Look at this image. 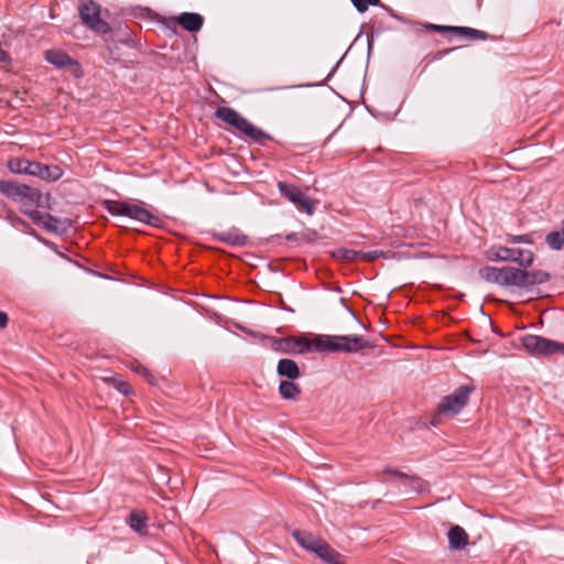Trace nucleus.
Masks as SVG:
<instances>
[{"label": "nucleus", "mask_w": 564, "mask_h": 564, "mask_svg": "<svg viewBox=\"0 0 564 564\" xmlns=\"http://www.w3.org/2000/svg\"><path fill=\"white\" fill-rule=\"evenodd\" d=\"M215 116L260 145H264L267 141L271 140L268 133L253 126L248 119L230 107L217 108Z\"/></svg>", "instance_id": "f257e3e1"}, {"label": "nucleus", "mask_w": 564, "mask_h": 564, "mask_svg": "<svg viewBox=\"0 0 564 564\" xmlns=\"http://www.w3.org/2000/svg\"><path fill=\"white\" fill-rule=\"evenodd\" d=\"M104 205L106 210L112 216H124L155 228H161L164 224L161 217L138 204L120 200H105Z\"/></svg>", "instance_id": "f03ea898"}, {"label": "nucleus", "mask_w": 564, "mask_h": 564, "mask_svg": "<svg viewBox=\"0 0 564 564\" xmlns=\"http://www.w3.org/2000/svg\"><path fill=\"white\" fill-rule=\"evenodd\" d=\"M475 390L471 384L459 386L452 393L445 395L432 416L431 424L437 425L443 416L457 415L468 403L470 393Z\"/></svg>", "instance_id": "7ed1b4c3"}, {"label": "nucleus", "mask_w": 564, "mask_h": 564, "mask_svg": "<svg viewBox=\"0 0 564 564\" xmlns=\"http://www.w3.org/2000/svg\"><path fill=\"white\" fill-rule=\"evenodd\" d=\"M486 258L489 261H511L522 268H529L533 264L534 254L530 250L510 247H491L486 251Z\"/></svg>", "instance_id": "20e7f679"}, {"label": "nucleus", "mask_w": 564, "mask_h": 564, "mask_svg": "<svg viewBox=\"0 0 564 564\" xmlns=\"http://www.w3.org/2000/svg\"><path fill=\"white\" fill-rule=\"evenodd\" d=\"M79 15L83 23L97 33L107 34L111 31L106 21L108 12L102 11L98 2H82Z\"/></svg>", "instance_id": "39448f33"}, {"label": "nucleus", "mask_w": 564, "mask_h": 564, "mask_svg": "<svg viewBox=\"0 0 564 564\" xmlns=\"http://www.w3.org/2000/svg\"><path fill=\"white\" fill-rule=\"evenodd\" d=\"M522 345L527 351L541 355L549 356L553 354L564 355V344L557 343L555 340L547 339L538 335H525L522 337Z\"/></svg>", "instance_id": "423d86ee"}, {"label": "nucleus", "mask_w": 564, "mask_h": 564, "mask_svg": "<svg viewBox=\"0 0 564 564\" xmlns=\"http://www.w3.org/2000/svg\"><path fill=\"white\" fill-rule=\"evenodd\" d=\"M45 59L56 68L68 69L76 78H80L84 75V70L79 62L72 58L62 50H47L45 52Z\"/></svg>", "instance_id": "0eeeda50"}, {"label": "nucleus", "mask_w": 564, "mask_h": 564, "mask_svg": "<svg viewBox=\"0 0 564 564\" xmlns=\"http://www.w3.org/2000/svg\"><path fill=\"white\" fill-rule=\"evenodd\" d=\"M278 188L280 194L293 203L299 209L307 213L308 215L313 214V202L300 187L285 182H279Z\"/></svg>", "instance_id": "6e6552de"}, {"label": "nucleus", "mask_w": 564, "mask_h": 564, "mask_svg": "<svg viewBox=\"0 0 564 564\" xmlns=\"http://www.w3.org/2000/svg\"><path fill=\"white\" fill-rule=\"evenodd\" d=\"M426 30L438 32V33H452L456 36L469 40V41H485L489 37L485 31L476 30L468 26H451L427 23L424 25Z\"/></svg>", "instance_id": "1a4fd4ad"}, {"label": "nucleus", "mask_w": 564, "mask_h": 564, "mask_svg": "<svg viewBox=\"0 0 564 564\" xmlns=\"http://www.w3.org/2000/svg\"><path fill=\"white\" fill-rule=\"evenodd\" d=\"M0 193L13 202L26 199L32 203L35 197V188L13 181L0 180Z\"/></svg>", "instance_id": "9d476101"}, {"label": "nucleus", "mask_w": 564, "mask_h": 564, "mask_svg": "<svg viewBox=\"0 0 564 564\" xmlns=\"http://www.w3.org/2000/svg\"><path fill=\"white\" fill-rule=\"evenodd\" d=\"M164 23L167 26H171V25L174 26L177 23L185 31L195 33L202 29V26L204 24V18L199 13L184 12V13H181L176 18L164 19Z\"/></svg>", "instance_id": "9b49d317"}, {"label": "nucleus", "mask_w": 564, "mask_h": 564, "mask_svg": "<svg viewBox=\"0 0 564 564\" xmlns=\"http://www.w3.org/2000/svg\"><path fill=\"white\" fill-rule=\"evenodd\" d=\"M527 270L516 267H505L502 286L527 289Z\"/></svg>", "instance_id": "f8f14e48"}, {"label": "nucleus", "mask_w": 564, "mask_h": 564, "mask_svg": "<svg viewBox=\"0 0 564 564\" xmlns=\"http://www.w3.org/2000/svg\"><path fill=\"white\" fill-rule=\"evenodd\" d=\"M337 338L344 339V340H336L337 345L339 346V351L344 352H357L361 349L368 348L369 343L364 336L358 335H344L339 336L337 335Z\"/></svg>", "instance_id": "ddd939ff"}, {"label": "nucleus", "mask_w": 564, "mask_h": 564, "mask_svg": "<svg viewBox=\"0 0 564 564\" xmlns=\"http://www.w3.org/2000/svg\"><path fill=\"white\" fill-rule=\"evenodd\" d=\"M128 525L132 531L138 533L141 536L148 534V516L142 510H133L130 512L128 520Z\"/></svg>", "instance_id": "4468645a"}, {"label": "nucleus", "mask_w": 564, "mask_h": 564, "mask_svg": "<svg viewBox=\"0 0 564 564\" xmlns=\"http://www.w3.org/2000/svg\"><path fill=\"white\" fill-rule=\"evenodd\" d=\"M336 340L341 339L337 338V335H318L313 339V347L319 352H337L339 351V346Z\"/></svg>", "instance_id": "2eb2a0df"}, {"label": "nucleus", "mask_w": 564, "mask_h": 564, "mask_svg": "<svg viewBox=\"0 0 564 564\" xmlns=\"http://www.w3.org/2000/svg\"><path fill=\"white\" fill-rule=\"evenodd\" d=\"M447 538L451 550H463L468 544V534L459 525L452 527L448 530Z\"/></svg>", "instance_id": "dca6fc26"}, {"label": "nucleus", "mask_w": 564, "mask_h": 564, "mask_svg": "<svg viewBox=\"0 0 564 564\" xmlns=\"http://www.w3.org/2000/svg\"><path fill=\"white\" fill-rule=\"evenodd\" d=\"M25 215L39 226H43L47 230H55V224H57V219L50 214L41 213L34 209H25Z\"/></svg>", "instance_id": "f3484780"}, {"label": "nucleus", "mask_w": 564, "mask_h": 564, "mask_svg": "<svg viewBox=\"0 0 564 564\" xmlns=\"http://www.w3.org/2000/svg\"><path fill=\"white\" fill-rule=\"evenodd\" d=\"M276 372L280 377H285L289 380H295L301 377V371L297 364L293 359H280L276 366Z\"/></svg>", "instance_id": "a211bd4d"}, {"label": "nucleus", "mask_w": 564, "mask_h": 564, "mask_svg": "<svg viewBox=\"0 0 564 564\" xmlns=\"http://www.w3.org/2000/svg\"><path fill=\"white\" fill-rule=\"evenodd\" d=\"M383 473L387 475H393L404 480V485L410 486L413 491L420 492L424 489V481L416 476H409L398 469L386 467Z\"/></svg>", "instance_id": "6ab92c4d"}, {"label": "nucleus", "mask_w": 564, "mask_h": 564, "mask_svg": "<svg viewBox=\"0 0 564 564\" xmlns=\"http://www.w3.org/2000/svg\"><path fill=\"white\" fill-rule=\"evenodd\" d=\"M313 553L328 564H339L340 554L323 540L315 546Z\"/></svg>", "instance_id": "aec40b11"}, {"label": "nucleus", "mask_w": 564, "mask_h": 564, "mask_svg": "<svg viewBox=\"0 0 564 564\" xmlns=\"http://www.w3.org/2000/svg\"><path fill=\"white\" fill-rule=\"evenodd\" d=\"M292 535L303 549L310 552H313L321 541V539L316 538L312 533L301 530H294Z\"/></svg>", "instance_id": "412c9836"}, {"label": "nucleus", "mask_w": 564, "mask_h": 564, "mask_svg": "<svg viewBox=\"0 0 564 564\" xmlns=\"http://www.w3.org/2000/svg\"><path fill=\"white\" fill-rule=\"evenodd\" d=\"M279 393L284 400H296L301 394V388L293 380H283L279 384Z\"/></svg>", "instance_id": "4be33fe9"}, {"label": "nucleus", "mask_w": 564, "mask_h": 564, "mask_svg": "<svg viewBox=\"0 0 564 564\" xmlns=\"http://www.w3.org/2000/svg\"><path fill=\"white\" fill-rule=\"evenodd\" d=\"M505 267H485L479 270L480 276L489 283H496L502 286Z\"/></svg>", "instance_id": "5701e85b"}, {"label": "nucleus", "mask_w": 564, "mask_h": 564, "mask_svg": "<svg viewBox=\"0 0 564 564\" xmlns=\"http://www.w3.org/2000/svg\"><path fill=\"white\" fill-rule=\"evenodd\" d=\"M299 347L296 337H282L273 340L272 348L284 354L295 352Z\"/></svg>", "instance_id": "b1692460"}, {"label": "nucleus", "mask_w": 564, "mask_h": 564, "mask_svg": "<svg viewBox=\"0 0 564 564\" xmlns=\"http://www.w3.org/2000/svg\"><path fill=\"white\" fill-rule=\"evenodd\" d=\"M219 241L227 242L231 246H243L247 241V237L239 235L234 231H223L214 235Z\"/></svg>", "instance_id": "393cba45"}, {"label": "nucleus", "mask_w": 564, "mask_h": 564, "mask_svg": "<svg viewBox=\"0 0 564 564\" xmlns=\"http://www.w3.org/2000/svg\"><path fill=\"white\" fill-rule=\"evenodd\" d=\"M545 242L550 249L560 251L564 249V229L553 230L545 236Z\"/></svg>", "instance_id": "a878e982"}, {"label": "nucleus", "mask_w": 564, "mask_h": 564, "mask_svg": "<svg viewBox=\"0 0 564 564\" xmlns=\"http://www.w3.org/2000/svg\"><path fill=\"white\" fill-rule=\"evenodd\" d=\"M527 289L533 286V285H538V284H543L545 282H547L551 278V275L545 272V271H542V270H532V271H528L527 270Z\"/></svg>", "instance_id": "bb28decb"}, {"label": "nucleus", "mask_w": 564, "mask_h": 564, "mask_svg": "<svg viewBox=\"0 0 564 564\" xmlns=\"http://www.w3.org/2000/svg\"><path fill=\"white\" fill-rule=\"evenodd\" d=\"M334 258L347 262H352L358 259H360V251L347 249V248H339L334 251L333 253Z\"/></svg>", "instance_id": "cd10ccee"}, {"label": "nucleus", "mask_w": 564, "mask_h": 564, "mask_svg": "<svg viewBox=\"0 0 564 564\" xmlns=\"http://www.w3.org/2000/svg\"><path fill=\"white\" fill-rule=\"evenodd\" d=\"M62 174V170L57 165L43 164L40 178L45 181H57Z\"/></svg>", "instance_id": "c85d7f7f"}, {"label": "nucleus", "mask_w": 564, "mask_h": 564, "mask_svg": "<svg viewBox=\"0 0 564 564\" xmlns=\"http://www.w3.org/2000/svg\"><path fill=\"white\" fill-rule=\"evenodd\" d=\"M29 160L21 158H12L8 161V169L15 174H25Z\"/></svg>", "instance_id": "c756f323"}, {"label": "nucleus", "mask_w": 564, "mask_h": 564, "mask_svg": "<svg viewBox=\"0 0 564 564\" xmlns=\"http://www.w3.org/2000/svg\"><path fill=\"white\" fill-rule=\"evenodd\" d=\"M506 241L508 243H524V245H532L534 242L533 235L532 234H524V235H512L507 234Z\"/></svg>", "instance_id": "7c9ffc66"}, {"label": "nucleus", "mask_w": 564, "mask_h": 564, "mask_svg": "<svg viewBox=\"0 0 564 564\" xmlns=\"http://www.w3.org/2000/svg\"><path fill=\"white\" fill-rule=\"evenodd\" d=\"M41 197V193L35 188V197L33 198L32 204L31 202H26V199L18 200L17 203L21 205V212L25 215V209H34L40 206Z\"/></svg>", "instance_id": "2f4dec72"}, {"label": "nucleus", "mask_w": 564, "mask_h": 564, "mask_svg": "<svg viewBox=\"0 0 564 564\" xmlns=\"http://www.w3.org/2000/svg\"><path fill=\"white\" fill-rule=\"evenodd\" d=\"M43 164L40 162L29 161L26 165V173L32 176L41 177V171H42Z\"/></svg>", "instance_id": "473e14b6"}, {"label": "nucleus", "mask_w": 564, "mask_h": 564, "mask_svg": "<svg viewBox=\"0 0 564 564\" xmlns=\"http://www.w3.org/2000/svg\"><path fill=\"white\" fill-rule=\"evenodd\" d=\"M383 254H384V252L381 250H373V251H368V252L360 251V260L367 261V262H372V261L379 259L380 257H383Z\"/></svg>", "instance_id": "72a5a7b5"}, {"label": "nucleus", "mask_w": 564, "mask_h": 564, "mask_svg": "<svg viewBox=\"0 0 564 564\" xmlns=\"http://www.w3.org/2000/svg\"><path fill=\"white\" fill-rule=\"evenodd\" d=\"M296 341L299 343V347L295 352L304 354L310 351L313 347V340L311 341L306 338H296Z\"/></svg>", "instance_id": "f704fd0d"}, {"label": "nucleus", "mask_w": 564, "mask_h": 564, "mask_svg": "<svg viewBox=\"0 0 564 564\" xmlns=\"http://www.w3.org/2000/svg\"><path fill=\"white\" fill-rule=\"evenodd\" d=\"M355 8L360 12L364 13L368 10L369 6H378L381 4V2H352Z\"/></svg>", "instance_id": "c9c22d12"}, {"label": "nucleus", "mask_w": 564, "mask_h": 564, "mask_svg": "<svg viewBox=\"0 0 564 564\" xmlns=\"http://www.w3.org/2000/svg\"><path fill=\"white\" fill-rule=\"evenodd\" d=\"M9 317L7 313L0 311V328L3 329L8 326Z\"/></svg>", "instance_id": "e433bc0d"}, {"label": "nucleus", "mask_w": 564, "mask_h": 564, "mask_svg": "<svg viewBox=\"0 0 564 564\" xmlns=\"http://www.w3.org/2000/svg\"><path fill=\"white\" fill-rule=\"evenodd\" d=\"M7 218H8L10 221H12V223H15V221H17V223H19V224H21V225H25V221H24V220H22L21 218H19V217H18L14 213H12V212L8 213Z\"/></svg>", "instance_id": "4c0bfd02"}, {"label": "nucleus", "mask_w": 564, "mask_h": 564, "mask_svg": "<svg viewBox=\"0 0 564 564\" xmlns=\"http://www.w3.org/2000/svg\"><path fill=\"white\" fill-rule=\"evenodd\" d=\"M118 389L123 394H128L130 392V386L127 382H120L118 386Z\"/></svg>", "instance_id": "58836bf2"}, {"label": "nucleus", "mask_w": 564, "mask_h": 564, "mask_svg": "<svg viewBox=\"0 0 564 564\" xmlns=\"http://www.w3.org/2000/svg\"><path fill=\"white\" fill-rule=\"evenodd\" d=\"M134 370L141 375H144V376H148L149 372L148 370L142 366V365H138Z\"/></svg>", "instance_id": "ea45409f"}, {"label": "nucleus", "mask_w": 564, "mask_h": 564, "mask_svg": "<svg viewBox=\"0 0 564 564\" xmlns=\"http://www.w3.org/2000/svg\"><path fill=\"white\" fill-rule=\"evenodd\" d=\"M288 240H293V235H289Z\"/></svg>", "instance_id": "a19ab883"}]
</instances>
